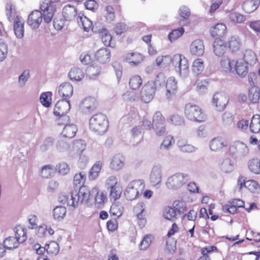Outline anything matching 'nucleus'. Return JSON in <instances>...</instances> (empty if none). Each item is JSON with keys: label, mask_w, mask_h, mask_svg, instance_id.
I'll return each mask as SVG.
<instances>
[{"label": "nucleus", "mask_w": 260, "mask_h": 260, "mask_svg": "<svg viewBox=\"0 0 260 260\" xmlns=\"http://www.w3.org/2000/svg\"><path fill=\"white\" fill-rule=\"evenodd\" d=\"M228 145L227 140L221 137H217L213 138L210 144V147L211 150L216 151L219 150Z\"/></svg>", "instance_id": "5701e85b"}, {"label": "nucleus", "mask_w": 260, "mask_h": 260, "mask_svg": "<svg viewBox=\"0 0 260 260\" xmlns=\"http://www.w3.org/2000/svg\"><path fill=\"white\" fill-rule=\"evenodd\" d=\"M145 188V184L141 180H134L127 186L125 192V198L130 201L136 199Z\"/></svg>", "instance_id": "39448f33"}, {"label": "nucleus", "mask_w": 260, "mask_h": 260, "mask_svg": "<svg viewBox=\"0 0 260 260\" xmlns=\"http://www.w3.org/2000/svg\"><path fill=\"white\" fill-rule=\"evenodd\" d=\"M79 18L85 31H88L92 28V22L88 18L85 16H80Z\"/></svg>", "instance_id": "e2e57ef3"}, {"label": "nucleus", "mask_w": 260, "mask_h": 260, "mask_svg": "<svg viewBox=\"0 0 260 260\" xmlns=\"http://www.w3.org/2000/svg\"><path fill=\"white\" fill-rule=\"evenodd\" d=\"M184 32V29L183 27H180L177 29L173 30L168 36V38L171 42L175 41L180 38Z\"/></svg>", "instance_id": "4d7b16f0"}, {"label": "nucleus", "mask_w": 260, "mask_h": 260, "mask_svg": "<svg viewBox=\"0 0 260 260\" xmlns=\"http://www.w3.org/2000/svg\"><path fill=\"white\" fill-rule=\"evenodd\" d=\"M157 88L153 80L148 81L144 84L140 90V99L145 103H149L154 98Z\"/></svg>", "instance_id": "6e6552de"}, {"label": "nucleus", "mask_w": 260, "mask_h": 260, "mask_svg": "<svg viewBox=\"0 0 260 260\" xmlns=\"http://www.w3.org/2000/svg\"><path fill=\"white\" fill-rule=\"evenodd\" d=\"M15 238L21 243L26 240L27 232L25 228L20 225L16 226L15 229Z\"/></svg>", "instance_id": "72a5a7b5"}, {"label": "nucleus", "mask_w": 260, "mask_h": 260, "mask_svg": "<svg viewBox=\"0 0 260 260\" xmlns=\"http://www.w3.org/2000/svg\"><path fill=\"white\" fill-rule=\"evenodd\" d=\"M172 63L174 67L178 69L180 75L188 73V61L184 56L180 54H175L172 58Z\"/></svg>", "instance_id": "9b49d317"}, {"label": "nucleus", "mask_w": 260, "mask_h": 260, "mask_svg": "<svg viewBox=\"0 0 260 260\" xmlns=\"http://www.w3.org/2000/svg\"><path fill=\"white\" fill-rule=\"evenodd\" d=\"M62 16L67 21H72L77 16L76 9L70 5L64 7L62 10Z\"/></svg>", "instance_id": "c85d7f7f"}, {"label": "nucleus", "mask_w": 260, "mask_h": 260, "mask_svg": "<svg viewBox=\"0 0 260 260\" xmlns=\"http://www.w3.org/2000/svg\"><path fill=\"white\" fill-rule=\"evenodd\" d=\"M144 57L142 54L139 52L128 53L125 56V59L130 64L137 66L143 60Z\"/></svg>", "instance_id": "a878e982"}, {"label": "nucleus", "mask_w": 260, "mask_h": 260, "mask_svg": "<svg viewBox=\"0 0 260 260\" xmlns=\"http://www.w3.org/2000/svg\"><path fill=\"white\" fill-rule=\"evenodd\" d=\"M227 32V27L222 23H217L210 29V35L213 37H222Z\"/></svg>", "instance_id": "393cba45"}, {"label": "nucleus", "mask_w": 260, "mask_h": 260, "mask_svg": "<svg viewBox=\"0 0 260 260\" xmlns=\"http://www.w3.org/2000/svg\"><path fill=\"white\" fill-rule=\"evenodd\" d=\"M218 250L215 246H208L201 249L202 256L197 260H211L209 255L213 252H218Z\"/></svg>", "instance_id": "2f4dec72"}, {"label": "nucleus", "mask_w": 260, "mask_h": 260, "mask_svg": "<svg viewBox=\"0 0 260 260\" xmlns=\"http://www.w3.org/2000/svg\"><path fill=\"white\" fill-rule=\"evenodd\" d=\"M249 128L251 133H258L260 131V115H254L249 124Z\"/></svg>", "instance_id": "4c0bfd02"}, {"label": "nucleus", "mask_w": 260, "mask_h": 260, "mask_svg": "<svg viewBox=\"0 0 260 260\" xmlns=\"http://www.w3.org/2000/svg\"><path fill=\"white\" fill-rule=\"evenodd\" d=\"M70 109V103L69 100L62 99L58 101L55 104L53 113L54 115L67 114Z\"/></svg>", "instance_id": "a211bd4d"}, {"label": "nucleus", "mask_w": 260, "mask_h": 260, "mask_svg": "<svg viewBox=\"0 0 260 260\" xmlns=\"http://www.w3.org/2000/svg\"><path fill=\"white\" fill-rule=\"evenodd\" d=\"M248 98L252 104L258 103L260 99V90L257 86L251 87L248 91Z\"/></svg>", "instance_id": "7c9ffc66"}, {"label": "nucleus", "mask_w": 260, "mask_h": 260, "mask_svg": "<svg viewBox=\"0 0 260 260\" xmlns=\"http://www.w3.org/2000/svg\"><path fill=\"white\" fill-rule=\"evenodd\" d=\"M59 174L64 175L68 174L70 171L69 165L66 162H60L58 164L56 168Z\"/></svg>", "instance_id": "0e129e2a"}, {"label": "nucleus", "mask_w": 260, "mask_h": 260, "mask_svg": "<svg viewBox=\"0 0 260 260\" xmlns=\"http://www.w3.org/2000/svg\"><path fill=\"white\" fill-rule=\"evenodd\" d=\"M184 114L188 120L197 122H204L207 118L205 111L200 106L191 103L185 105Z\"/></svg>", "instance_id": "f03ea898"}, {"label": "nucleus", "mask_w": 260, "mask_h": 260, "mask_svg": "<svg viewBox=\"0 0 260 260\" xmlns=\"http://www.w3.org/2000/svg\"><path fill=\"white\" fill-rule=\"evenodd\" d=\"M242 58L245 60L248 65L249 63L251 64L256 62V55L252 50H246L244 53L243 57Z\"/></svg>", "instance_id": "8fccbe9b"}, {"label": "nucleus", "mask_w": 260, "mask_h": 260, "mask_svg": "<svg viewBox=\"0 0 260 260\" xmlns=\"http://www.w3.org/2000/svg\"><path fill=\"white\" fill-rule=\"evenodd\" d=\"M19 243H21L16 238L9 237L4 240L3 245L8 249H12L17 248Z\"/></svg>", "instance_id": "37998d69"}, {"label": "nucleus", "mask_w": 260, "mask_h": 260, "mask_svg": "<svg viewBox=\"0 0 260 260\" xmlns=\"http://www.w3.org/2000/svg\"><path fill=\"white\" fill-rule=\"evenodd\" d=\"M248 167L251 173L260 174V159L256 158L250 159L248 161Z\"/></svg>", "instance_id": "58836bf2"}, {"label": "nucleus", "mask_w": 260, "mask_h": 260, "mask_svg": "<svg viewBox=\"0 0 260 260\" xmlns=\"http://www.w3.org/2000/svg\"><path fill=\"white\" fill-rule=\"evenodd\" d=\"M78 131L76 125L71 124L66 125L62 131L63 137L67 138H73Z\"/></svg>", "instance_id": "473e14b6"}, {"label": "nucleus", "mask_w": 260, "mask_h": 260, "mask_svg": "<svg viewBox=\"0 0 260 260\" xmlns=\"http://www.w3.org/2000/svg\"><path fill=\"white\" fill-rule=\"evenodd\" d=\"M60 0H43L40 8L43 11L42 16L46 23L50 22L56 10V4Z\"/></svg>", "instance_id": "0eeeda50"}, {"label": "nucleus", "mask_w": 260, "mask_h": 260, "mask_svg": "<svg viewBox=\"0 0 260 260\" xmlns=\"http://www.w3.org/2000/svg\"><path fill=\"white\" fill-rule=\"evenodd\" d=\"M24 20L20 16H16L14 21L13 27L16 36L22 38L24 35Z\"/></svg>", "instance_id": "4be33fe9"}, {"label": "nucleus", "mask_w": 260, "mask_h": 260, "mask_svg": "<svg viewBox=\"0 0 260 260\" xmlns=\"http://www.w3.org/2000/svg\"><path fill=\"white\" fill-rule=\"evenodd\" d=\"M69 76L71 80L80 81L84 77V74L80 69L74 68L70 71Z\"/></svg>", "instance_id": "09e8293b"}, {"label": "nucleus", "mask_w": 260, "mask_h": 260, "mask_svg": "<svg viewBox=\"0 0 260 260\" xmlns=\"http://www.w3.org/2000/svg\"><path fill=\"white\" fill-rule=\"evenodd\" d=\"M107 188L110 189L109 198L114 201L119 199L122 191V187L116 177L111 176L106 181Z\"/></svg>", "instance_id": "423d86ee"}, {"label": "nucleus", "mask_w": 260, "mask_h": 260, "mask_svg": "<svg viewBox=\"0 0 260 260\" xmlns=\"http://www.w3.org/2000/svg\"><path fill=\"white\" fill-rule=\"evenodd\" d=\"M226 45L228 51L231 53H236L241 50L242 44L239 38L232 36L230 38Z\"/></svg>", "instance_id": "aec40b11"}, {"label": "nucleus", "mask_w": 260, "mask_h": 260, "mask_svg": "<svg viewBox=\"0 0 260 260\" xmlns=\"http://www.w3.org/2000/svg\"><path fill=\"white\" fill-rule=\"evenodd\" d=\"M229 19L233 23H242L245 21L246 17L244 15L239 13L234 12L230 14Z\"/></svg>", "instance_id": "603ef678"}, {"label": "nucleus", "mask_w": 260, "mask_h": 260, "mask_svg": "<svg viewBox=\"0 0 260 260\" xmlns=\"http://www.w3.org/2000/svg\"><path fill=\"white\" fill-rule=\"evenodd\" d=\"M190 50L192 54L201 56L204 52V46L201 40H194L190 45Z\"/></svg>", "instance_id": "bb28decb"}, {"label": "nucleus", "mask_w": 260, "mask_h": 260, "mask_svg": "<svg viewBox=\"0 0 260 260\" xmlns=\"http://www.w3.org/2000/svg\"><path fill=\"white\" fill-rule=\"evenodd\" d=\"M188 180V177L187 175L177 173L168 178L167 185L171 188H178L185 184Z\"/></svg>", "instance_id": "ddd939ff"}, {"label": "nucleus", "mask_w": 260, "mask_h": 260, "mask_svg": "<svg viewBox=\"0 0 260 260\" xmlns=\"http://www.w3.org/2000/svg\"><path fill=\"white\" fill-rule=\"evenodd\" d=\"M222 71L228 73H235L241 77H245L248 73L249 67L242 58L231 59L223 57L220 61Z\"/></svg>", "instance_id": "f257e3e1"}, {"label": "nucleus", "mask_w": 260, "mask_h": 260, "mask_svg": "<svg viewBox=\"0 0 260 260\" xmlns=\"http://www.w3.org/2000/svg\"><path fill=\"white\" fill-rule=\"evenodd\" d=\"M108 120L106 115L102 114L94 115L89 120V127L99 134L105 133L108 127Z\"/></svg>", "instance_id": "7ed1b4c3"}, {"label": "nucleus", "mask_w": 260, "mask_h": 260, "mask_svg": "<svg viewBox=\"0 0 260 260\" xmlns=\"http://www.w3.org/2000/svg\"><path fill=\"white\" fill-rule=\"evenodd\" d=\"M93 193H95L94 205L100 208L102 207L107 201V193L104 191H100L98 187L95 186L91 189Z\"/></svg>", "instance_id": "dca6fc26"}, {"label": "nucleus", "mask_w": 260, "mask_h": 260, "mask_svg": "<svg viewBox=\"0 0 260 260\" xmlns=\"http://www.w3.org/2000/svg\"><path fill=\"white\" fill-rule=\"evenodd\" d=\"M55 115L57 116L56 123L58 125H67L70 120V117L67 114Z\"/></svg>", "instance_id": "69168bd1"}, {"label": "nucleus", "mask_w": 260, "mask_h": 260, "mask_svg": "<svg viewBox=\"0 0 260 260\" xmlns=\"http://www.w3.org/2000/svg\"><path fill=\"white\" fill-rule=\"evenodd\" d=\"M66 208L63 206L56 207L53 211V217L56 219H62L66 215Z\"/></svg>", "instance_id": "864d4df0"}, {"label": "nucleus", "mask_w": 260, "mask_h": 260, "mask_svg": "<svg viewBox=\"0 0 260 260\" xmlns=\"http://www.w3.org/2000/svg\"><path fill=\"white\" fill-rule=\"evenodd\" d=\"M244 260H260V251H251L244 255Z\"/></svg>", "instance_id": "338daca9"}, {"label": "nucleus", "mask_w": 260, "mask_h": 260, "mask_svg": "<svg viewBox=\"0 0 260 260\" xmlns=\"http://www.w3.org/2000/svg\"><path fill=\"white\" fill-rule=\"evenodd\" d=\"M245 202L240 199H233L224 205H222L221 210L224 213L235 214L241 208H244Z\"/></svg>", "instance_id": "9d476101"}, {"label": "nucleus", "mask_w": 260, "mask_h": 260, "mask_svg": "<svg viewBox=\"0 0 260 260\" xmlns=\"http://www.w3.org/2000/svg\"><path fill=\"white\" fill-rule=\"evenodd\" d=\"M53 172V167L50 165H45L42 167L41 175L43 178H49L52 176Z\"/></svg>", "instance_id": "bf43d9fd"}, {"label": "nucleus", "mask_w": 260, "mask_h": 260, "mask_svg": "<svg viewBox=\"0 0 260 260\" xmlns=\"http://www.w3.org/2000/svg\"><path fill=\"white\" fill-rule=\"evenodd\" d=\"M124 164V157L120 155L114 156L111 162V167L113 170H119L121 169Z\"/></svg>", "instance_id": "c9c22d12"}, {"label": "nucleus", "mask_w": 260, "mask_h": 260, "mask_svg": "<svg viewBox=\"0 0 260 260\" xmlns=\"http://www.w3.org/2000/svg\"><path fill=\"white\" fill-rule=\"evenodd\" d=\"M42 21V13L38 10L33 11L28 16L27 24L33 28H38Z\"/></svg>", "instance_id": "f3484780"}, {"label": "nucleus", "mask_w": 260, "mask_h": 260, "mask_svg": "<svg viewBox=\"0 0 260 260\" xmlns=\"http://www.w3.org/2000/svg\"><path fill=\"white\" fill-rule=\"evenodd\" d=\"M204 70V61L201 58L195 59L192 65V71L196 75L200 74Z\"/></svg>", "instance_id": "a18cd8bd"}, {"label": "nucleus", "mask_w": 260, "mask_h": 260, "mask_svg": "<svg viewBox=\"0 0 260 260\" xmlns=\"http://www.w3.org/2000/svg\"><path fill=\"white\" fill-rule=\"evenodd\" d=\"M71 197L73 198L72 204L74 207H77L79 204H87L90 197V190L87 186L82 185L78 192H72Z\"/></svg>", "instance_id": "20e7f679"}, {"label": "nucleus", "mask_w": 260, "mask_h": 260, "mask_svg": "<svg viewBox=\"0 0 260 260\" xmlns=\"http://www.w3.org/2000/svg\"><path fill=\"white\" fill-rule=\"evenodd\" d=\"M102 162L100 161H96L91 167L89 173V179L94 180L98 178L102 169Z\"/></svg>", "instance_id": "e433bc0d"}, {"label": "nucleus", "mask_w": 260, "mask_h": 260, "mask_svg": "<svg viewBox=\"0 0 260 260\" xmlns=\"http://www.w3.org/2000/svg\"><path fill=\"white\" fill-rule=\"evenodd\" d=\"M177 213L173 207L167 206L163 211V217L167 220L174 221L177 219Z\"/></svg>", "instance_id": "a19ab883"}, {"label": "nucleus", "mask_w": 260, "mask_h": 260, "mask_svg": "<svg viewBox=\"0 0 260 260\" xmlns=\"http://www.w3.org/2000/svg\"><path fill=\"white\" fill-rule=\"evenodd\" d=\"M110 51L106 48H101L94 54L95 59L101 64H105L110 61Z\"/></svg>", "instance_id": "6ab92c4d"}, {"label": "nucleus", "mask_w": 260, "mask_h": 260, "mask_svg": "<svg viewBox=\"0 0 260 260\" xmlns=\"http://www.w3.org/2000/svg\"><path fill=\"white\" fill-rule=\"evenodd\" d=\"M58 93L62 99L68 100L73 95V87L69 83L61 84L59 87Z\"/></svg>", "instance_id": "b1692460"}, {"label": "nucleus", "mask_w": 260, "mask_h": 260, "mask_svg": "<svg viewBox=\"0 0 260 260\" xmlns=\"http://www.w3.org/2000/svg\"><path fill=\"white\" fill-rule=\"evenodd\" d=\"M157 67H166L172 62V57L169 55L159 56L155 60Z\"/></svg>", "instance_id": "49530a36"}, {"label": "nucleus", "mask_w": 260, "mask_h": 260, "mask_svg": "<svg viewBox=\"0 0 260 260\" xmlns=\"http://www.w3.org/2000/svg\"><path fill=\"white\" fill-rule=\"evenodd\" d=\"M174 142V138L171 136H167L164 139L162 142L161 144L160 148L164 149L169 148L172 144Z\"/></svg>", "instance_id": "774afa93"}, {"label": "nucleus", "mask_w": 260, "mask_h": 260, "mask_svg": "<svg viewBox=\"0 0 260 260\" xmlns=\"http://www.w3.org/2000/svg\"><path fill=\"white\" fill-rule=\"evenodd\" d=\"M52 93L50 91L43 92L40 97L41 103L45 107H50L52 103Z\"/></svg>", "instance_id": "79ce46f5"}, {"label": "nucleus", "mask_w": 260, "mask_h": 260, "mask_svg": "<svg viewBox=\"0 0 260 260\" xmlns=\"http://www.w3.org/2000/svg\"><path fill=\"white\" fill-rule=\"evenodd\" d=\"M47 247V253L50 255H56L58 253L59 249L58 243L55 241H51L46 245Z\"/></svg>", "instance_id": "5fc2aeb1"}, {"label": "nucleus", "mask_w": 260, "mask_h": 260, "mask_svg": "<svg viewBox=\"0 0 260 260\" xmlns=\"http://www.w3.org/2000/svg\"><path fill=\"white\" fill-rule=\"evenodd\" d=\"M162 174L161 170L157 167H154L150 175V181L152 186H155L160 183Z\"/></svg>", "instance_id": "cd10ccee"}, {"label": "nucleus", "mask_w": 260, "mask_h": 260, "mask_svg": "<svg viewBox=\"0 0 260 260\" xmlns=\"http://www.w3.org/2000/svg\"><path fill=\"white\" fill-rule=\"evenodd\" d=\"M259 4V0H246L242 5V9L245 12L250 13L257 9Z\"/></svg>", "instance_id": "c756f323"}, {"label": "nucleus", "mask_w": 260, "mask_h": 260, "mask_svg": "<svg viewBox=\"0 0 260 260\" xmlns=\"http://www.w3.org/2000/svg\"><path fill=\"white\" fill-rule=\"evenodd\" d=\"M143 83L142 77L138 75L132 76L129 80V86L132 90H137L140 88Z\"/></svg>", "instance_id": "f704fd0d"}, {"label": "nucleus", "mask_w": 260, "mask_h": 260, "mask_svg": "<svg viewBox=\"0 0 260 260\" xmlns=\"http://www.w3.org/2000/svg\"><path fill=\"white\" fill-rule=\"evenodd\" d=\"M165 118L159 111L156 112L152 118L153 128L156 129V134L158 136L163 135L166 132Z\"/></svg>", "instance_id": "f8f14e48"}, {"label": "nucleus", "mask_w": 260, "mask_h": 260, "mask_svg": "<svg viewBox=\"0 0 260 260\" xmlns=\"http://www.w3.org/2000/svg\"><path fill=\"white\" fill-rule=\"evenodd\" d=\"M213 51L217 56L223 55L228 51L226 42L221 39H216L213 42Z\"/></svg>", "instance_id": "412c9836"}, {"label": "nucleus", "mask_w": 260, "mask_h": 260, "mask_svg": "<svg viewBox=\"0 0 260 260\" xmlns=\"http://www.w3.org/2000/svg\"><path fill=\"white\" fill-rule=\"evenodd\" d=\"M86 181V175L81 172L76 173L74 177L73 183L75 185L83 184Z\"/></svg>", "instance_id": "680f3d73"}, {"label": "nucleus", "mask_w": 260, "mask_h": 260, "mask_svg": "<svg viewBox=\"0 0 260 260\" xmlns=\"http://www.w3.org/2000/svg\"><path fill=\"white\" fill-rule=\"evenodd\" d=\"M240 190L246 189L252 193H258L260 192V184L254 179H247L244 176H240L237 181Z\"/></svg>", "instance_id": "1a4fd4ad"}, {"label": "nucleus", "mask_w": 260, "mask_h": 260, "mask_svg": "<svg viewBox=\"0 0 260 260\" xmlns=\"http://www.w3.org/2000/svg\"><path fill=\"white\" fill-rule=\"evenodd\" d=\"M229 101V96L225 93L222 92H217L213 95L212 102L216 107L218 111L223 110Z\"/></svg>", "instance_id": "4468645a"}, {"label": "nucleus", "mask_w": 260, "mask_h": 260, "mask_svg": "<svg viewBox=\"0 0 260 260\" xmlns=\"http://www.w3.org/2000/svg\"><path fill=\"white\" fill-rule=\"evenodd\" d=\"M123 210V207L120 204L114 203L111 205L109 212L111 216L118 218L122 215Z\"/></svg>", "instance_id": "ea45409f"}, {"label": "nucleus", "mask_w": 260, "mask_h": 260, "mask_svg": "<svg viewBox=\"0 0 260 260\" xmlns=\"http://www.w3.org/2000/svg\"><path fill=\"white\" fill-rule=\"evenodd\" d=\"M173 208L177 214H181L186 211L187 207L186 203L182 201L176 200L173 203Z\"/></svg>", "instance_id": "3c124183"}, {"label": "nucleus", "mask_w": 260, "mask_h": 260, "mask_svg": "<svg viewBox=\"0 0 260 260\" xmlns=\"http://www.w3.org/2000/svg\"><path fill=\"white\" fill-rule=\"evenodd\" d=\"M82 105L84 108L89 110H93L96 109L98 103L94 98L87 97L84 100Z\"/></svg>", "instance_id": "de8ad7c7"}, {"label": "nucleus", "mask_w": 260, "mask_h": 260, "mask_svg": "<svg viewBox=\"0 0 260 260\" xmlns=\"http://www.w3.org/2000/svg\"><path fill=\"white\" fill-rule=\"evenodd\" d=\"M166 96L169 100H172L176 97L177 93V83L174 77L169 78L166 84Z\"/></svg>", "instance_id": "2eb2a0df"}, {"label": "nucleus", "mask_w": 260, "mask_h": 260, "mask_svg": "<svg viewBox=\"0 0 260 260\" xmlns=\"http://www.w3.org/2000/svg\"><path fill=\"white\" fill-rule=\"evenodd\" d=\"M167 121L170 124L174 125H179L184 123L183 118L177 114L171 115Z\"/></svg>", "instance_id": "13d9d810"}, {"label": "nucleus", "mask_w": 260, "mask_h": 260, "mask_svg": "<svg viewBox=\"0 0 260 260\" xmlns=\"http://www.w3.org/2000/svg\"><path fill=\"white\" fill-rule=\"evenodd\" d=\"M141 123L142 126L146 129L150 130L153 128L152 119L151 120L148 115L143 117Z\"/></svg>", "instance_id": "052dcab7"}, {"label": "nucleus", "mask_w": 260, "mask_h": 260, "mask_svg": "<svg viewBox=\"0 0 260 260\" xmlns=\"http://www.w3.org/2000/svg\"><path fill=\"white\" fill-rule=\"evenodd\" d=\"M101 39L105 46L113 47L114 44L112 42L111 35L107 31H103L101 32Z\"/></svg>", "instance_id": "6e6d98bb"}, {"label": "nucleus", "mask_w": 260, "mask_h": 260, "mask_svg": "<svg viewBox=\"0 0 260 260\" xmlns=\"http://www.w3.org/2000/svg\"><path fill=\"white\" fill-rule=\"evenodd\" d=\"M153 236L151 234H147L144 236L139 244V248L141 251L146 250L152 243Z\"/></svg>", "instance_id": "c03bdc74"}]
</instances>
